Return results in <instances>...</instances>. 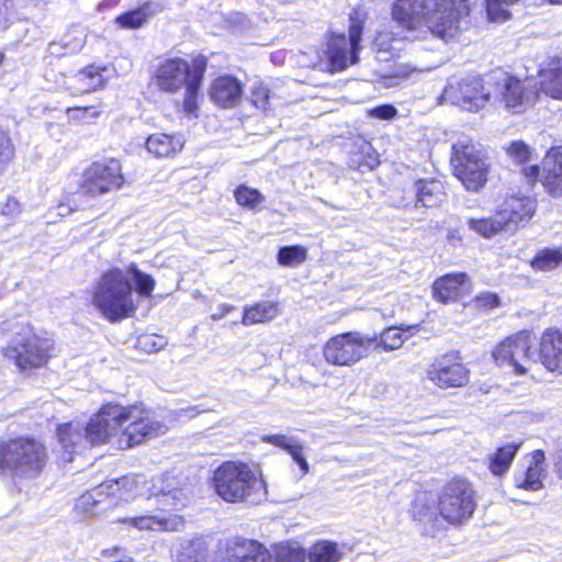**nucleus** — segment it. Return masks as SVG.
Masks as SVG:
<instances>
[{
  "instance_id": "nucleus-1",
  "label": "nucleus",
  "mask_w": 562,
  "mask_h": 562,
  "mask_svg": "<svg viewBox=\"0 0 562 562\" xmlns=\"http://www.w3.org/2000/svg\"><path fill=\"white\" fill-rule=\"evenodd\" d=\"M166 427L147 415L139 416L135 407L109 403L101 407L87 425L70 422L58 427L61 458L72 461V454L87 445L112 443L121 450L132 448L164 434Z\"/></svg>"
},
{
  "instance_id": "nucleus-2",
  "label": "nucleus",
  "mask_w": 562,
  "mask_h": 562,
  "mask_svg": "<svg viewBox=\"0 0 562 562\" xmlns=\"http://www.w3.org/2000/svg\"><path fill=\"white\" fill-rule=\"evenodd\" d=\"M472 0H395L392 18L407 30L422 25L436 37L450 41L460 32L461 19L470 12Z\"/></svg>"
},
{
  "instance_id": "nucleus-3",
  "label": "nucleus",
  "mask_w": 562,
  "mask_h": 562,
  "mask_svg": "<svg viewBox=\"0 0 562 562\" xmlns=\"http://www.w3.org/2000/svg\"><path fill=\"white\" fill-rule=\"evenodd\" d=\"M531 333L521 330L495 347L492 353L494 361L498 367L509 368L518 375L526 374L538 360L547 370L562 373V333L559 329L549 328L543 331L538 351H531Z\"/></svg>"
},
{
  "instance_id": "nucleus-4",
  "label": "nucleus",
  "mask_w": 562,
  "mask_h": 562,
  "mask_svg": "<svg viewBox=\"0 0 562 562\" xmlns=\"http://www.w3.org/2000/svg\"><path fill=\"white\" fill-rule=\"evenodd\" d=\"M148 482L143 481L140 476L126 475L117 480H110L100 484L92 493L82 495L81 504L93 505L100 503L94 495L105 494L116 499L128 502L136 496L142 495L144 491L149 492L148 497H156L160 512H177L184 508L190 502L189 493L179 487L175 476L166 474L151 482V487H147Z\"/></svg>"
},
{
  "instance_id": "nucleus-5",
  "label": "nucleus",
  "mask_w": 562,
  "mask_h": 562,
  "mask_svg": "<svg viewBox=\"0 0 562 562\" xmlns=\"http://www.w3.org/2000/svg\"><path fill=\"white\" fill-rule=\"evenodd\" d=\"M207 60L203 56L195 57L191 63L181 57L160 59L154 68L151 81L161 92L175 94L184 89L183 108L189 114L196 108Z\"/></svg>"
},
{
  "instance_id": "nucleus-6",
  "label": "nucleus",
  "mask_w": 562,
  "mask_h": 562,
  "mask_svg": "<svg viewBox=\"0 0 562 562\" xmlns=\"http://www.w3.org/2000/svg\"><path fill=\"white\" fill-rule=\"evenodd\" d=\"M47 463V448L38 439L16 437L0 442V470L15 483L40 477Z\"/></svg>"
},
{
  "instance_id": "nucleus-7",
  "label": "nucleus",
  "mask_w": 562,
  "mask_h": 562,
  "mask_svg": "<svg viewBox=\"0 0 562 562\" xmlns=\"http://www.w3.org/2000/svg\"><path fill=\"white\" fill-rule=\"evenodd\" d=\"M92 305L111 323L132 316L136 304L128 276L119 268L103 272L93 286Z\"/></svg>"
},
{
  "instance_id": "nucleus-8",
  "label": "nucleus",
  "mask_w": 562,
  "mask_h": 562,
  "mask_svg": "<svg viewBox=\"0 0 562 562\" xmlns=\"http://www.w3.org/2000/svg\"><path fill=\"white\" fill-rule=\"evenodd\" d=\"M215 493L227 503L255 502L266 496V484L246 463L226 461L213 473Z\"/></svg>"
},
{
  "instance_id": "nucleus-9",
  "label": "nucleus",
  "mask_w": 562,
  "mask_h": 562,
  "mask_svg": "<svg viewBox=\"0 0 562 562\" xmlns=\"http://www.w3.org/2000/svg\"><path fill=\"white\" fill-rule=\"evenodd\" d=\"M451 162L456 177L467 190L477 192L486 183L488 164L485 155L473 143H456Z\"/></svg>"
},
{
  "instance_id": "nucleus-10",
  "label": "nucleus",
  "mask_w": 562,
  "mask_h": 562,
  "mask_svg": "<svg viewBox=\"0 0 562 562\" xmlns=\"http://www.w3.org/2000/svg\"><path fill=\"white\" fill-rule=\"evenodd\" d=\"M375 344V336L369 337L358 331H349L330 338L325 344L323 353L330 364L350 367L366 358Z\"/></svg>"
},
{
  "instance_id": "nucleus-11",
  "label": "nucleus",
  "mask_w": 562,
  "mask_h": 562,
  "mask_svg": "<svg viewBox=\"0 0 562 562\" xmlns=\"http://www.w3.org/2000/svg\"><path fill=\"white\" fill-rule=\"evenodd\" d=\"M491 91L479 77L450 78L445 87L441 100L469 112H476L485 106Z\"/></svg>"
},
{
  "instance_id": "nucleus-12",
  "label": "nucleus",
  "mask_w": 562,
  "mask_h": 562,
  "mask_svg": "<svg viewBox=\"0 0 562 562\" xmlns=\"http://www.w3.org/2000/svg\"><path fill=\"white\" fill-rule=\"evenodd\" d=\"M475 508L473 490L464 480L448 483L439 498L440 516L450 524H460L469 519Z\"/></svg>"
},
{
  "instance_id": "nucleus-13",
  "label": "nucleus",
  "mask_w": 562,
  "mask_h": 562,
  "mask_svg": "<svg viewBox=\"0 0 562 562\" xmlns=\"http://www.w3.org/2000/svg\"><path fill=\"white\" fill-rule=\"evenodd\" d=\"M123 183L122 166L117 159H103L93 162L83 173L78 194L97 196L113 189H119Z\"/></svg>"
},
{
  "instance_id": "nucleus-14",
  "label": "nucleus",
  "mask_w": 562,
  "mask_h": 562,
  "mask_svg": "<svg viewBox=\"0 0 562 562\" xmlns=\"http://www.w3.org/2000/svg\"><path fill=\"white\" fill-rule=\"evenodd\" d=\"M49 348L50 342L47 339L35 335H18L9 342L4 355L19 369L27 370L45 364L49 358Z\"/></svg>"
},
{
  "instance_id": "nucleus-15",
  "label": "nucleus",
  "mask_w": 562,
  "mask_h": 562,
  "mask_svg": "<svg viewBox=\"0 0 562 562\" xmlns=\"http://www.w3.org/2000/svg\"><path fill=\"white\" fill-rule=\"evenodd\" d=\"M442 193V184L435 179H409L393 191L392 204L398 209L429 207L436 204Z\"/></svg>"
},
{
  "instance_id": "nucleus-16",
  "label": "nucleus",
  "mask_w": 562,
  "mask_h": 562,
  "mask_svg": "<svg viewBox=\"0 0 562 562\" xmlns=\"http://www.w3.org/2000/svg\"><path fill=\"white\" fill-rule=\"evenodd\" d=\"M361 35V22H357L351 16L348 36L341 34L330 37L326 54L331 71H341L357 63Z\"/></svg>"
},
{
  "instance_id": "nucleus-17",
  "label": "nucleus",
  "mask_w": 562,
  "mask_h": 562,
  "mask_svg": "<svg viewBox=\"0 0 562 562\" xmlns=\"http://www.w3.org/2000/svg\"><path fill=\"white\" fill-rule=\"evenodd\" d=\"M427 378L441 389L459 387L469 381V371L452 356H442L428 369Z\"/></svg>"
},
{
  "instance_id": "nucleus-18",
  "label": "nucleus",
  "mask_w": 562,
  "mask_h": 562,
  "mask_svg": "<svg viewBox=\"0 0 562 562\" xmlns=\"http://www.w3.org/2000/svg\"><path fill=\"white\" fill-rule=\"evenodd\" d=\"M536 210V202L528 196L510 195L497 206V216L505 223V232L516 231L528 222Z\"/></svg>"
},
{
  "instance_id": "nucleus-19",
  "label": "nucleus",
  "mask_w": 562,
  "mask_h": 562,
  "mask_svg": "<svg viewBox=\"0 0 562 562\" xmlns=\"http://www.w3.org/2000/svg\"><path fill=\"white\" fill-rule=\"evenodd\" d=\"M105 66L90 65L69 78L68 89L74 94L89 93L102 89L109 77Z\"/></svg>"
},
{
  "instance_id": "nucleus-20",
  "label": "nucleus",
  "mask_w": 562,
  "mask_h": 562,
  "mask_svg": "<svg viewBox=\"0 0 562 562\" xmlns=\"http://www.w3.org/2000/svg\"><path fill=\"white\" fill-rule=\"evenodd\" d=\"M432 291L437 301L449 303L465 296L471 291V282L465 273L447 274L435 281Z\"/></svg>"
},
{
  "instance_id": "nucleus-21",
  "label": "nucleus",
  "mask_w": 562,
  "mask_h": 562,
  "mask_svg": "<svg viewBox=\"0 0 562 562\" xmlns=\"http://www.w3.org/2000/svg\"><path fill=\"white\" fill-rule=\"evenodd\" d=\"M243 86L240 81L229 75L216 78L210 89V97L222 108L236 106L241 100Z\"/></svg>"
},
{
  "instance_id": "nucleus-22",
  "label": "nucleus",
  "mask_w": 562,
  "mask_h": 562,
  "mask_svg": "<svg viewBox=\"0 0 562 562\" xmlns=\"http://www.w3.org/2000/svg\"><path fill=\"white\" fill-rule=\"evenodd\" d=\"M228 562H273L270 552L258 541L238 539L227 547Z\"/></svg>"
},
{
  "instance_id": "nucleus-23",
  "label": "nucleus",
  "mask_w": 562,
  "mask_h": 562,
  "mask_svg": "<svg viewBox=\"0 0 562 562\" xmlns=\"http://www.w3.org/2000/svg\"><path fill=\"white\" fill-rule=\"evenodd\" d=\"M167 512H161L160 515H142L137 517H126L122 522L130 524L138 530H153V531H175L183 526V519L177 515L166 516Z\"/></svg>"
},
{
  "instance_id": "nucleus-24",
  "label": "nucleus",
  "mask_w": 562,
  "mask_h": 562,
  "mask_svg": "<svg viewBox=\"0 0 562 562\" xmlns=\"http://www.w3.org/2000/svg\"><path fill=\"white\" fill-rule=\"evenodd\" d=\"M543 184L552 195H562V146L552 148L543 159Z\"/></svg>"
},
{
  "instance_id": "nucleus-25",
  "label": "nucleus",
  "mask_w": 562,
  "mask_h": 562,
  "mask_svg": "<svg viewBox=\"0 0 562 562\" xmlns=\"http://www.w3.org/2000/svg\"><path fill=\"white\" fill-rule=\"evenodd\" d=\"M520 445V442L505 443L488 456L487 468L493 475L502 476L508 472Z\"/></svg>"
},
{
  "instance_id": "nucleus-26",
  "label": "nucleus",
  "mask_w": 562,
  "mask_h": 562,
  "mask_svg": "<svg viewBox=\"0 0 562 562\" xmlns=\"http://www.w3.org/2000/svg\"><path fill=\"white\" fill-rule=\"evenodd\" d=\"M183 139L180 135L153 134L147 138L146 148L156 157H169L180 151Z\"/></svg>"
},
{
  "instance_id": "nucleus-27",
  "label": "nucleus",
  "mask_w": 562,
  "mask_h": 562,
  "mask_svg": "<svg viewBox=\"0 0 562 562\" xmlns=\"http://www.w3.org/2000/svg\"><path fill=\"white\" fill-rule=\"evenodd\" d=\"M279 315L278 304L271 301H261L254 305H246L241 323L250 326L259 323H267Z\"/></svg>"
},
{
  "instance_id": "nucleus-28",
  "label": "nucleus",
  "mask_w": 562,
  "mask_h": 562,
  "mask_svg": "<svg viewBox=\"0 0 562 562\" xmlns=\"http://www.w3.org/2000/svg\"><path fill=\"white\" fill-rule=\"evenodd\" d=\"M348 164L350 168L361 172L372 170L379 165L378 154L370 143L361 140L360 144L357 145V149L349 153Z\"/></svg>"
},
{
  "instance_id": "nucleus-29",
  "label": "nucleus",
  "mask_w": 562,
  "mask_h": 562,
  "mask_svg": "<svg viewBox=\"0 0 562 562\" xmlns=\"http://www.w3.org/2000/svg\"><path fill=\"white\" fill-rule=\"evenodd\" d=\"M402 41L395 38L391 32L380 31L373 42V49L376 54V59L387 61L397 56L401 49Z\"/></svg>"
},
{
  "instance_id": "nucleus-30",
  "label": "nucleus",
  "mask_w": 562,
  "mask_h": 562,
  "mask_svg": "<svg viewBox=\"0 0 562 562\" xmlns=\"http://www.w3.org/2000/svg\"><path fill=\"white\" fill-rule=\"evenodd\" d=\"M539 86L546 95L562 100V67L541 70L539 74Z\"/></svg>"
},
{
  "instance_id": "nucleus-31",
  "label": "nucleus",
  "mask_w": 562,
  "mask_h": 562,
  "mask_svg": "<svg viewBox=\"0 0 562 562\" xmlns=\"http://www.w3.org/2000/svg\"><path fill=\"white\" fill-rule=\"evenodd\" d=\"M341 558L338 544L328 540L314 543L306 554L308 562H339Z\"/></svg>"
},
{
  "instance_id": "nucleus-32",
  "label": "nucleus",
  "mask_w": 562,
  "mask_h": 562,
  "mask_svg": "<svg viewBox=\"0 0 562 562\" xmlns=\"http://www.w3.org/2000/svg\"><path fill=\"white\" fill-rule=\"evenodd\" d=\"M524 86L515 78L507 77L502 88V97L506 108L519 111L518 108L525 102L527 95Z\"/></svg>"
},
{
  "instance_id": "nucleus-33",
  "label": "nucleus",
  "mask_w": 562,
  "mask_h": 562,
  "mask_svg": "<svg viewBox=\"0 0 562 562\" xmlns=\"http://www.w3.org/2000/svg\"><path fill=\"white\" fill-rule=\"evenodd\" d=\"M546 470L528 467L525 471L514 474V484L517 488L526 491H540L543 487Z\"/></svg>"
},
{
  "instance_id": "nucleus-34",
  "label": "nucleus",
  "mask_w": 562,
  "mask_h": 562,
  "mask_svg": "<svg viewBox=\"0 0 562 562\" xmlns=\"http://www.w3.org/2000/svg\"><path fill=\"white\" fill-rule=\"evenodd\" d=\"M151 7L153 4L150 2H146L135 10L119 15L115 21L121 27L138 29L143 26L148 16L155 12L151 10Z\"/></svg>"
},
{
  "instance_id": "nucleus-35",
  "label": "nucleus",
  "mask_w": 562,
  "mask_h": 562,
  "mask_svg": "<svg viewBox=\"0 0 562 562\" xmlns=\"http://www.w3.org/2000/svg\"><path fill=\"white\" fill-rule=\"evenodd\" d=\"M562 263V250L555 248L540 249L531 261L532 268L539 271H552Z\"/></svg>"
},
{
  "instance_id": "nucleus-36",
  "label": "nucleus",
  "mask_w": 562,
  "mask_h": 562,
  "mask_svg": "<svg viewBox=\"0 0 562 562\" xmlns=\"http://www.w3.org/2000/svg\"><path fill=\"white\" fill-rule=\"evenodd\" d=\"M125 273L132 277L139 296L149 297L151 295L156 282L150 274L140 271L135 263H131Z\"/></svg>"
},
{
  "instance_id": "nucleus-37",
  "label": "nucleus",
  "mask_w": 562,
  "mask_h": 562,
  "mask_svg": "<svg viewBox=\"0 0 562 562\" xmlns=\"http://www.w3.org/2000/svg\"><path fill=\"white\" fill-rule=\"evenodd\" d=\"M416 329L415 325L406 326V327H389L386 328L380 337V345L384 350L391 351L398 349L404 344L406 337H404L403 333L408 331L412 333Z\"/></svg>"
},
{
  "instance_id": "nucleus-38",
  "label": "nucleus",
  "mask_w": 562,
  "mask_h": 562,
  "mask_svg": "<svg viewBox=\"0 0 562 562\" xmlns=\"http://www.w3.org/2000/svg\"><path fill=\"white\" fill-rule=\"evenodd\" d=\"M306 552L297 543H282L274 550L273 562H305Z\"/></svg>"
},
{
  "instance_id": "nucleus-39",
  "label": "nucleus",
  "mask_w": 562,
  "mask_h": 562,
  "mask_svg": "<svg viewBox=\"0 0 562 562\" xmlns=\"http://www.w3.org/2000/svg\"><path fill=\"white\" fill-rule=\"evenodd\" d=\"M469 227L484 237H491L501 231H505V223L496 213L491 218L469 220Z\"/></svg>"
},
{
  "instance_id": "nucleus-40",
  "label": "nucleus",
  "mask_w": 562,
  "mask_h": 562,
  "mask_svg": "<svg viewBox=\"0 0 562 562\" xmlns=\"http://www.w3.org/2000/svg\"><path fill=\"white\" fill-rule=\"evenodd\" d=\"M307 251L303 246H283L278 251V262L281 266L296 267L305 261Z\"/></svg>"
},
{
  "instance_id": "nucleus-41",
  "label": "nucleus",
  "mask_w": 562,
  "mask_h": 562,
  "mask_svg": "<svg viewBox=\"0 0 562 562\" xmlns=\"http://www.w3.org/2000/svg\"><path fill=\"white\" fill-rule=\"evenodd\" d=\"M234 195L239 205L250 210H256L265 202V196L257 189H252L244 184L237 187Z\"/></svg>"
},
{
  "instance_id": "nucleus-42",
  "label": "nucleus",
  "mask_w": 562,
  "mask_h": 562,
  "mask_svg": "<svg viewBox=\"0 0 562 562\" xmlns=\"http://www.w3.org/2000/svg\"><path fill=\"white\" fill-rule=\"evenodd\" d=\"M14 146L8 133L0 128V175L14 158Z\"/></svg>"
},
{
  "instance_id": "nucleus-43",
  "label": "nucleus",
  "mask_w": 562,
  "mask_h": 562,
  "mask_svg": "<svg viewBox=\"0 0 562 562\" xmlns=\"http://www.w3.org/2000/svg\"><path fill=\"white\" fill-rule=\"evenodd\" d=\"M86 43V32L82 27H75L63 37V45L68 54L79 52Z\"/></svg>"
},
{
  "instance_id": "nucleus-44",
  "label": "nucleus",
  "mask_w": 562,
  "mask_h": 562,
  "mask_svg": "<svg viewBox=\"0 0 562 562\" xmlns=\"http://www.w3.org/2000/svg\"><path fill=\"white\" fill-rule=\"evenodd\" d=\"M251 103L259 110H269V89L262 83H254L250 91Z\"/></svg>"
},
{
  "instance_id": "nucleus-45",
  "label": "nucleus",
  "mask_w": 562,
  "mask_h": 562,
  "mask_svg": "<svg viewBox=\"0 0 562 562\" xmlns=\"http://www.w3.org/2000/svg\"><path fill=\"white\" fill-rule=\"evenodd\" d=\"M70 120L88 122L90 119L99 116V112L94 106H75L67 110Z\"/></svg>"
},
{
  "instance_id": "nucleus-46",
  "label": "nucleus",
  "mask_w": 562,
  "mask_h": 562,
  "mask_svg": "<svg viewBox=\"0 0 562 562\" xmlns=\"http://www.w3.org/2000/svg\"><path fill=\"white\" fill-rule=\"evenodd\" d=\"M137 342L140 348H143L149 353L160 350L165 345L162 337L154 335H144L138 338Z\"/></svg>"
},
{
  "instance_id": "nucleus-47",
  "label": "nucleus",
  "mask_w": 562,
  "mask_h": 562,
  "mask_svg": "<svg viewBox=\"0 0 562 562\" xmlns=\"http://www.w3.org/2000/svg\"><path fill=\"white\" fill-rule=\"evenodd\" d=\"M262 440L265 442L280 447L288 452L299 442L293 437H288L285 435H268L263 436Z\"/></svg>"
},
{
  "instance_id": "nucleus-48",
  "label": "nucleus",
  "mask_w": 562,
  "mask_h": 562,
  "mask_svg": "<svg viewBox=\"0 0 562 562\" xmlns=\"http://www.w3.org/2000/svg\"><path fill=\"white\" fill-rule=\"evenodd\" d=\"M508 154L518 162H526L530 157L529 147L522 142H513L507 149Z\"/></svg>"
},
{
  "instance_id": "nucleus-49",
  "label": "nucleus",
  "mask_w": 562,
  "mask_h": 562,
  "mask_svg": "<svg viewBox=\"0 0 562 562\" xmlns=\"http://www.w3.org/2000/svg\"><path fill=\"white\" fill-rule=\"evenodd\" d=\"M475 302L479 307H483L485 310H491L499 306L501 299L497 294L492 292H482L475 297Z\"/></svg>"
},
{
  "instance_id": "nucleus-50",
  "label": "nucleus",
  "mask_w": 562,
  "mask_h": 562,
  "mask_svg": "<svg viewBox=\"0 0 562 562\" xmlns=\"http://www.w3.org/2000/svg\"><path fill=\"white\" fill-rule=\"evenodd\" d=\"M289 454H291L293 461L300 467V470L302 472V475H305L308 473V463L303 454V446L297 442L290 451Z\"/></svg>"
},
{
  "instance_id": "nucleus-51",
  "label": "nucleus",
  "mask_w": 562,
  "mask_h": 562,
  "mask_svg": "<svg viewBox=\"0 0 562 562\" xmlns=\"http://www.w3.org/2000/svg\"><path fill=\"white\" fill-rule=\"evenodd\" d=\"M397 114V110L391 104L379 105L370 110V115L381 120H391Z\"/></svg>"
},
{
  "instance_id": "nucleus-52",
  "label": "nucleus",
  "mask_w": 562,
  "mask_h": 562,
  "mask_svg": "<svg viewBox=\"0 0 562 562\" xmlns=\"http://www.w3.org/2000/svg\"><path fill=\"white\" fill-rule=\"evenodd\" d=\"M20 212V203L14 198H8L7 202L2 206V214L4 215H16Z\"/></svg>"
},
{
  "instance_id": "nucleus-53",
  "label": "nucleus",
  "mask_w": 562,
  "mask_h": 562,
  "mask_svg": "<svg viewBox=\"0 0 562 562\" xmlns=\"http://www.w3.org/2000/svg\"><path fill=\"white\" fill-rule=\"evenodd\" d=\"M544 461H546L544 452L542 450H535L532 453V461L529 467L538 468L539 470H546Z\"/></svg>"
},
{
  "instance_id": "nucleus-54",
  "label": "nucleus",
  "mask_w": 562,
  "mask_h": 562,
  "mask_svg": "<svg viewBox=\"0 0 562 562\" xmlns=\"http://www.w3.org/2000/svg\"><path fill=\"white\" fill-rule=\"evenodd\" d=\"M48 50L50 55L54 56H63L68 54L63 45V40L59 43H50L48 46Z\"/></svg>"
},
{
  "instance_id": "nucleus-55",
  "label": "nucleus",
  "mask_w": 562,
  "mask_h": 562,
  "mask_svg": "<svg viewBox=\"0 0 562 562\" xmlns=\"http://www.w3.org/2000/svg\"><path fill=\"white\" fill-rule=\"evenodd\" d=\"M233 310H234V306H232V305L221 304L217 307V311L212 314V318L214 321H218V319L223 318L225 315H227Z\"/></svg>"
},
{
  "instance_id": "nucleus-56",
  "label": "nucleus",
  "mask_w": 562,
  "mask_h": 562,
  "mask_svg": "<svg viewBox=\"0 0 562 562\" xmlns=\"http://www.w3.org/2000/svg\"><path fill=\"white\" fill-rule=\"evenodd\" d=\"M525 176L530 180H536L540 175V168L537 165L524 169Z\"/></svg>"
},
{
  "instance_id": "nucleus-57",
  "label": "nucleus",
  "mask_w": 562,
  "mask_h": 562,
  "mask_svg": "<svg viewBox=\"0 0 562 562\" xmlns=\"http://www.w3.org/2000/svg\"><path fill=\"white\" fill-rule=\"evenodd\" d=\"M554 472L562 480V450L557 451L554 457Z\"/></svg>"
},
{
  "instance_id": "nucleus-58",
  "label": "nucleus",
  "mask_w": 562,
  "mask_h": 562,
  "mask_svg": "<svg viewBox=\"0 0 562 562\" xmlns=\"http://www.w3.org/2000/svg\"><path fill=\"white\" fill-rule=\"evenodd\" d=\"M414 516L416 519H418L419 521L424 522V524H428L430 522L431 518H432V513H419L417 512V505H415L414 507Z\"/></svg>"
},
{
  "instance_id": "nucleus-59",
  "label": "nucleus",
  "mask_w": 562,
  "mask_h": 562,
  "mask_svg": "<svg viewBox=\"0 0 562 562\" xmlns=\"http://www.w3.org/2000/svg\"><path fill=\"white\" fill-rule=\"evenodd\" d=\"M74 210H75V207H71L69 204L60 203L58 205V214L60 216H66V215L70 214Z\"/></svg>"
},
{
  "instance_id": "nucleus-60",
  "label": "nucleus",
  "mask_w": 562,
  "mask_h": 562,
  "mask_svg": "<svg viewBox=\"0 0 562 562\" xmlns=\"http://www.w3.org/2000/svg\"><path fill=\"white\" fill-rule=\"evenodd\" d=\"M188 414H189V416H191V417H192V416L198 415V414H199V412L196 411V408L191 407V408H188Z\"/></svg>"
},
{
  "instance_id": "nucleus-61",
  "label": "nucleus",
  "mask_w": 562,
  "mask_h": 562,
  "mask_svg": "<svg viewBox=\"0 0 562 562\" xmlns=\"http://www.w3.org/2000/svg\"><path fill=\"white\" fill-rule=\"evenodd\" d=\"M551 4H562V0H547Z\"/></svg>"
},
{
  "instance_id": "nucleus-62",
  "label": "nucleus",
  "mask_w": 562,
  "mask_h": 562,
  "mask_svg": "<svg viewBox=\"0 0 562 562\" xmlns=\"http://www.w3.org/2000/svg\"><path fill=\"white\" fill-rule=\"evenodd\" d=\"M3 60V55L0 53V64L2 63Z\"/></svg>"
}]
</instances>
